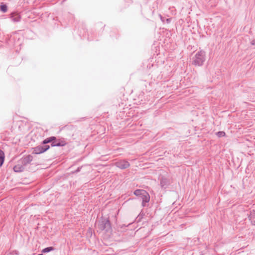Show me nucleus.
Listing matches in <instances>:
<instances>
[{"mask_svg":"<svg viewBox=\"0 0 255 255\" xmlns=\"http://www.w3.org/2000/svg\"><path fill=\"white\" fill-rule=\"evenodd\" d=\"M0 10L3 12L7 11V6L5 4H1L0 6Z\"/></svg>","mask_w":255,"mask_h":255,"instance_id":"4468645a","label":"nucleus"},{"mask_svg":"<svg viewBox=\"0 0 255 255\" xmlns=\"http://www.w3.org/2000/svg\"><path fill=\"white\" fill-rule=\"evenodd\" d=\"M4 153L1 149H0V166H1L4 162Z\"/></svg>","mask_w":255,"mask_h":255,"instance_id":"f8f14e48","label":"nucleus"},{"mask_svg":"<svg viewBox=\"0 0 255 255\" xmlns=\"http://www.w3.org/2000/svg\"><path fill=\"white\" fill-rule=\"evenodd\" d=\"M216 135L218 137H221L225 136L226 133L224 131H219L216 133Z\"/></svg>","mask_w":255,"mask_h":255,"instance_id":"2eb2a0df","label":"nucleus"},{"mask_svg":"<svg viewBox=\"0 0 255 255\" xmlns=\"http://www.w3.org/2000/svg\"><path fill=\"white\" fill-rule=\"evenodd\" d=\"M33 159V157L31 155H28L19 160L20 163L23 164L25 166L30 163Z\"/></svg>","mask_w":255,"mask_h":255,"instance_id":"423d86ee","label":"nucleus"},{"mask_svg":"<svg viewBox=\"0 0 255 255\" xmlns=\"http://www.w3.org/2000/svg\"><path fill=\"white\" fill-rule=\"evenodd\" d=\"M116 166L121 169H125L129 167V163L125 160L118 161L115 163Z\"/></svg>","mask_w":255,"mask_h":255,"instance_id":"20e7f679","label":"nucleus"},{"mask_svg":"<svg viewBox=\"0 0 255 255\" xmlns=\"http://www.w3.org/2000/svg\"><path fill=\"white\" fill-rule=\"evenodd\" d=\"M145 191L144 190L137 189L134 191V194L136 196L141 197L142 194L144 193Z\"/></svg>","mask_w":255,"mask_h":255,"instance_id":"9b49d317","label":"nucleus"},{"mask_svg":"<svg viewBox=\"0 0 255 255\" xmlns=\"http://www.w3.org/2000/svg\"><path fill=\"white\" fill-rule=\"evenodd\" d=\"M249 218L252 224L255 225V210H253L251 211L250 214L249 216Z\"/></svg>","mask_w":255,"mask_h":255,"instance_id":"9d476101","label":"nucleus"},{"mask_svg":"<svg viewBox=\"0 0 255 255\" xmlns=\"http://www.w3.org/2000/svg\"><path fill=\"white\" fill-rule=\"evenodd\" d=\"M99 226L101 230H104L106 228L110 227V223L108 220H104L100 223Z\"/></svg>","mask_w":255,"mask_h":255,"instance_id":"6e6552de","label":"nucleus"},{"mask_svg":"<svg viewBox=\"0 0 255 255\" xmlns=\"http://www.w3.org/2000/svg\"><path fill=\"white\" fill-rule=\"evenodd\" d=\"M140 198L142 199V206L145 207L146 204L150 200L149 194L146 191H145Z\"/></svg>","mask_w":255,"mask_h":255,"instance_id":"39448f33","label":"nucleus"},{"mask_svg":"<svg viewBox=\"0 0 255 255\" xmlns=\"http://www.w3.org/2000/svg\"><path fill=\"white\" fill-rule=\"evenodd\" d=\"M160 184L162 188H166L169 184V180L163 176L160 178Z\"/></svg>","mask_w":255,"mask_h":255,"instance_id":"1a4fd4ad","label":"nucleus"},{"mask_svg":"<svg viewBox=\"0 0 255 255\" xmlns=\"http://www.w3.org/2000/svg\"><path fill=\"white\" fill-rule=\"evenodd\" d=\"M205 60V53L201 50L198 51L193 58V64L196 66H200L203 65Z\"/></svg>","mask_w":255,"mask_h":255,"instance_id":"f03ea898","label":"nucleus"},{"mask_svg":"<svg viewBox=\"0 0 255 255\" xmlns=\"http://www.w3.org/2000/svg\"><path fill=\"white\" fill-rule=\"evenodd\" d=\"M49 145L44 144L37 146L33 148V153L36 154H41L49 148Z\"/></svg>","mask_w":255,"mask_h":255,"instance_id":"7ed1b4c3","label":"nucleus"},{"mask_svg":"<svg viewBox=\"0 0 255 255\" xmlns=\"http://www.w3.org/2000/svg\"><path fill=\"white\" fill-rule=\"evenodd\" d=\"M54 250V249L52 247H47V248L43 249L42 250V253H48V252L53 251Z\"/></svg>","mask_w":255,"mask_h":255,"instance_id":"ddd939ff","label":"nucleus"},{"mask_svg":"<svg viewBox=\"0 0 255 255\" xmlns=\"http://www.w3.org/2000/svg\"><path fill=\"white\" fill-rule=\"evenodd\" d=\"M51 142V146H63L66 144V142L64 140L56 139L55 136H50L44 139L42 143L46 144L48 143Z\"/></svg>","mask_w":255,"mask_h":255,"instance_id":"f257e3e1","label":"nucleus"},{"mask_svg":"<svg viewBox=\"0 0 255 255\" xmlns=\"http://www.w3.org/2000/svg\"><path fill=\"white\" fill-rule=\"evenodd\" d=\"M25 166L20 163L19 160L16 165L13 167V170L15 172H20L23 171Z\"/></svg>","mask_w":255,"mask_h":255,"instance_id":"0eeeda50","label":"nucleus"}]
</instances>
